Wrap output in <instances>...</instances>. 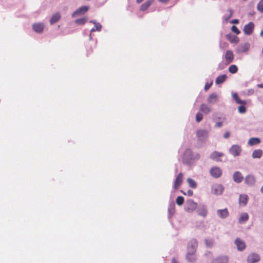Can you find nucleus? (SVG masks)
<instances>
[{"label":"nucleus","mask_w":263,"mask_h":263,"mask_svg":"<svg viewBox=\"0 0 263 263\" xmlns=\"http://www.w3.org/2000/svg\"><path fill=\"white\" fill-rule=\"evenodd\" d=\"M153 3V0H147L141 6L140 8V11H144L147 10Z\"/></svg>","instance_id":"nucleus-24"},{"label":"nucleus","mask_w":263,"mask_h":263,"mask_svg":"<svg viewBox=\"0 0 263 263\" xmlns=\"http://www.w3.org/2000/svg\"><path fill=\"white\" fill-rule=\"evenodd\" d=\"M229 258L227 256H220L215 259L212 263H227Z\"/></svg>","instance_id":"nucleus-16"},{"label":"nucleus","mask_w":263,"mask_h":263,"mask_svg":"<svg viewBox=\"0 0 263 263\" xmlns=\"http://www.w3.org/2000/svg\"><path fill=\"white\" fill-rule=\"evenodd\" d=\"M193 194V192L192 190H189L187 191V194L189 196H192Z\"/></svg>","instance_id":"nucleus-47"},{"label":"nucleus","mask_w":263,"mask_h":263,"mask_svg":"<svg viewBox=\"0 0 263 263\" xmlns=\"http://www.w3.org/2000/svg\"><path fill=\"white\" fill-rule=\"evenodd\" d=\"M238 22H239V21L238 20H234L233 21V23H235V24H237V23H238Z\"/></svg>","instance_id":"nucleus-50"},{"label":"nucleus","mask_w":263,"mask_h":263,"mask_svg":"<svg viewBox=\"0 0 263 263\" xmlns=\"http://www.w3.org/2000/svg\"><path fill=\"white\" fill-rule=\"evenodd\" d=\"M245 181L246 184L249 185H253L255 182V178L252 175H248L245 179Z\"/></svg>","instance_id":"nucleus-22"},{"label":"nucleus","mask_w":263,"mask_h":263,"mask_svg":"<svg viewBox=\"0 0 263 263\" xmlns=\"http://www.w3.org/2000/svg\"><path fill=\"white\" fill-rule=\"evenodd\" d=\"M195 254L196 252L192 253L190 252H187L186 255V258L189 262H193L196 260V257L195 256Z\"/></svg>","instance_id":"nucleus-23"},{"label":"nucleus","mask_w":263,"mask_h":263,"mask_svg":"<svg viewBox=\"0 0 263 263\" xmlns=\"http://www.w3.org/2000/svg\"><path fill=\"white\" fill-rule=\"evenodd\" d=\"M198 247V241L196 239L191 240L187 245V252H190L192 253L196 252Z\"/></svg>","instance_id":"nucleus-4"},{"label":"nucleus","mask_w":263,"mask_h":263,"mask_svg":"<svg viewBox=\"0 0 263 263\" xmlns=\"http://www.w3.org/2000/svg\"><path fill=\"white\" fill-rule=\"evenodd\" d=\"M229 71L231 73H235L238 71V68L235 65H231L229 67Z\"/></svg>","instance_id":"nucleus-38"},{"label":"nucleus","mask_w":263,"mask_h":263,"mask_svg":"<svg viewBox=\"0 0 263 263\" xmlns=\"http://www.w3.org/2000/svg\"><path fill=\"white\" fill-rule=\"evenodd\" d=\"M254 25L253 23L250 22L246 25L243 28V32L247 35L251 34L254 30Z\"/></svg>","instance_id":"nucleus-13"},{"label":"nucleus","mask_w":263,"mask_h":263,"mask_svg":"<svg viewBox=\"0 0 263 263\" xmlns=\"http://www.w3.org/2000/svg\"><path fill=\"white\" fill-rule=\"evenodd\" d=\"M210 174L215 178H218L221 176L222 172L221 169L218 166H213L210 170Z\"/></svg>","instance_id":"nucleus-3"},{"label":"nucleus","mask_w":263,"mask_h":263,"mask_svg":"<svg viewBox=\"0 0 263 263\" xmlns=\"http://www.w3.org/2000/svg\"><path fill=\"white\" fill-rule=\"evenodd\" d=\"M234 55L231 50H227L224 55L226 64L228 65L232 63L234 60Z\"/></svg>","instance_id":"nucleus-9"},{"label":"nucleus","mask_w":263,"mask_h":263,"mask_svg":"<svg viewBox=\"0 0 263 263\" xmlns=\"http://www.w3.org/2000/svg\"><path fill=\"white\" fill-rule=\"evenodd\" d=\"M203 119V115L200 112H198L196 115V120L197 122H200Z\"/></svg>","instance_id":"nucleus-41"},{"label":"nucleus","mask_w":263,"mask_h":263,"mask_svg":"<svg viewBox=\"0 0 263 263\" xmlns=\"http://www.w3.org/2000/svg\"><path fill=\"white\" fill-rule=\"evenodd\" d=\"M223 155L224 154L222 153L215 151L211 154L210 158L211 159L216 161L221 162L222 161V160L220 159V158L223 156Z\"/></svg>","instance_id":"nucleus-12"},{"label":"nucleus","mask_w":263,"mask_h":263,"mask_svg":"<svg viewBox=\"0 0 263 263\" xmlns=\"http://www.w3.org/2000/svg\"><path fill=\"white\" fill-rule=\"evenodd\" d=\"M231 30H232V31L233 32L235 33H236V34H239V33H240V31H239V29H238V28H237L236 26H233L232 27V28H231Z\"/></svg>","instance_id":"nucleus-42"},{"label":"nucleus","mask_w":263,"mask_h":263,"mask_svg":"<svg viewBox=\"0 0 263 263\" xmlns=\"http://www.w3.org/2000/svg\"><path fill=\"white\" fill-rule=\"evenodd\" d=\"M197 136L200 140L206 138L208 136V131L204 129H199L197 132Z\"/></svg>","instance_id":"nucleus-18"},{"label":"nucleus","mask_w":263,"mask_h":263,"mask_svg":"<svg viewBox=\"0 0 263 263\" xmlns=\"http://www.w3.org/2000/svg\"><path fill=\"white\" fill-rule=\"evenodd\" d=\"M248 201V196L246 194H242L239 196V202L240 205L245 206Z\"/></svg>","instance_id":"nucleus-21"},{"label":"nucleus","mask_w":263,"mask_h":263,"mask_svg":"<svg viewBox=\"0 0 263 263\" xmlns=\"http://www.w3.org/2000/svg\"><path fill=\"white\" fill-rule=\"evenodd\" d=\"M257 87L259 88H263V83L257 85Z\"/></svg>","instance_id":"nucleus-48"},{"label":"nucleus","mask_w":263,"mask_h":263,"mask_svg":"<svg viewBox=\"0 0 263 263\" xmlns=\"http://www.w3.org/2000/svg\"><path fill=\"white\" fill-rule=\"evenodd\" d=\"M229 137H230V133L228 131H227L224 133V134L223 135V137L226 139V138H229Z\"/></svg>","instance_id":"nucleus-46"},{"label":"nucleus","mask_w":263,"mask_h":263,"mask_svg":"<svg viewBox=\"0 0 263 263\" xmlns=\"http://www.w3.org/2000/svg\"><path fill=\"white\" fill-rule=\"evenodd\" d=\"M223 190L224 188L222 185H217L214 189L215 193L216 194H221L223 193Z\"/></svg>","instance_id":"nucleus-33"},{"label":"nucleus","mask_w":263,"mask_h":263,"mask_svg":"<svg viewBox=\"0 0 263 263\" xmlns=\"http://www.w3.org/2000/svg\"><path fill=\"white\" fill-rule=\"evenodd\" d=\"M260 257L259 255L256 253H252L250 254L247 258L248 263H255L259 261Z\"/></svg>","instance_id":"nucleus-14"},{"label":"nucleus","mask_w":263,"mask_h":263,"mask_svg":"<svg viewBox=\"0 0 263 263\" xmlns=\"http://www.w3.org/2000/svg\"><path fill=\"white\" fill-rule=\"evenodd\" d=\"M198 214L203 217L206 216L208 214V211L205 208L199 209L197 211Z\"/></svg>","instance_id":"nucleus-34"},{"label":"nucleus","mask_w":263,"mask_h":263,"mask_svg":"<svg viewBox=\"0 0 263 263\" xmlns=\"http://www.w3.org/2000/svg\"><path fill=\"white\" fill-rule=\"evenodd\" d=\"M197 207V204L193 200H188L187 202V205L185 208V210L187 212H193L196 210Z\"/></svg>","instance_id":"nucleus-7"},{"label":"nucleus","mask_w":263,"mask_h":263,"mask_svg":"<svg viewBox=\"0 0 263 263\" xmlns=\"http://www.w3.org/2000/svg\"><path fill=\"white\" fill-rule=\"evenodd\" d=\"M200 110L205 114H208L211 111V108L206 104H202L200 106Z\"/></svg>","instance_id":"nucleus-30"},{"label":"nucleus","mask_w":263,"mask_h":263,"mask_svg":"<svg viewBox=\"0 0 263 263\" xmlns=\"http://www.w3.org/2000/svg\"><path fill=\"white\" fill-rule=\"evenodd\" d=\"M45 28L44 24L42 23H34L32 25V29L35 32L42 33Z\"/></svg>","instance_id":"nucleus-10"},{"label":"nucleus","mask_w":263,"mask_h":263,"mask_svg":"<svg viewBox=\"0 0 263 263\" xmlns=\"http://www.w3.org/2000/svg\"><path fill=\"white\" fill-rule=\"evenodd\" d=\"M233 180L235 182L240 183L243 180V176L240 172H235L233 176Z\"/></svg>","instance_id":"nucleus-17"},{"label":"nucleus","mask_w":263,"mask_h":263,"mask_svg":"<svg viewBox=\"0 0 263 263\" xmlns=\"http://www.w3.org/2000/svg\"><path fill=\"white\" fill-rule=\"evenodd\" d=\"M176 201L177 205H181L184 202V198L182 196H178L177 198Z\"/></svg>","instance_id":"nucleus-40"},{"label":"nucleus","mask_w":263,"mask_h":263,"mask_svg":"<svg viewBox=\"0 0 263 263\" xmlns=\"http://www.w3.org/2000/svg\"><path fill=\"white\" fill-rule=\"evenodd\" d=\"M262 155V151L258 149L254 150L252 153V157L253 158H260Z\"/></svg>","instance_id":"nucleus-28"},{"label":"nucleus","mask_w":263,"mask_h":263,"mask_svg":"<svg viewBox=\"0 0 263 263\" xmlns=\"http://www.w3.org/2000/svg\"><path fill=\"white\" fill-rule=\"evenodd\" d=\"M257 10L261 13H263V0H260L257 5Z\"/></svg>","instance_id":"nucleus-39"},{"label":"nucleus","mask_w":263,"mask_h":263,"mask_svg":"<svg viewBox=\"0 0 263 263\" xmlns=\"http://www.w3.org/2000/svg\"><path fill=\"white\" fill-rule=\"evenodd\" d=\"M250 48V44L248 43H245L238 46L236 52L238 53L247 52Z\"/></svg>","instance_id":"nucleus-11"},{"label":"nucleus","mask_w":263,"mask_h":263,"mask_svg":"<svg viewBox=\"0 0 263 263\" xmlns=\"http://www.w3.org/2000/svg\"><path fill=\"white\" fill-rule=\"evenodd\" d=\"M260 191H261V192L263 194V185H262V187H261Z\"/></svg>","instance_id":"nucleus-52"},{"label":"nucleus","mask_w":263,"mask_h":263,"mask_svg":"<svg viewBox=\"0 0 263 263\" xmlns=\"http://www.w3.org/2000/svg\"><path fill=\"white\" fill-rule=\"evenodd\" d=\"M212 82H211V83H206L205 84V86H204V89L205 91H207L210 87L211 86H212Z\"/></svg>","instance_id":"nucleus-43"},{"label":"nucleus","mask_w":263,"mask_h":263,"mask_svg":"<svg viewBox=\"0 0 263 263\" xmlns=\"http://www.w3.org/2000/svg\"><path fill=\"white\" fill-rule=\"evenodd\" d=\"M228 12H229V18L231 17V16H232V14H233V11H232V10L231 9H229L228 10Z\"/></svg>","instance_id":"nucleus-45"},{"label":"nucleus","mask_w":263,"mask_h":263,"mask_svg":"<svg viewBox=\"0 0 263 263\" xmlns=\"http://www.w3.org/2000/svg\"><path fill=\"white\" fill-rule=\"evenodd\" d=\"M61 16L60 13L57 12L52 15L50 20V25H53L54 23L58 22L61 18Z\"/></svg>","instance_id":"nucleus-20"},{"label":"nucleus","mask_w":263,"mask_h":263,"mask_svg":"<svg viewBox=\"0 0 263 263\" xmlns=\"http://www.w3.org/2000/svg\"><path fill=\"white\" fill-rule=\"evenodd\" d=\"M160 2L165 3L167 2L169 0H159Z\"/></svg>","instance_id":"nucleus-49"},{"label":"nucleus","mask_w":263,"mask_h":263,"mask_svg":"<svg viewBox=\"0 0 263 263\" xmlns=\"http://www.w3.org/2000/svg\"><path fill=\"white\" fill-rule=\"evenodd\" d=\"M217 99L218 96L216 93H213L209 96L208 98V102L210 104L213 103L217 101Z\"/></svg>","instance_id":"nucleus-26"},{"label":"nucleus","mask_w":263,"mask_h":263,"mask_svg":"<svg viewBox=\"0 0 263 263\" xmlns=\"http://www.w3.org/2000/svg\"><path fill=\"white\" fill-rule=\"evenodd\" d=\"M235 243L238 250L242 251L246 248V244L245 242L240 240L239 238H237L235 240Z\"/></svg>","instance_id":"nucleus-19"},{"label":"nucleus","mask_w":263,"mask_h":263,"mask_svg":"<svg viewBox=\"0 0 263 263\" xmlns=\"http://www.w3.org/2000/svg\"><path fill=\"white\" fill-rule=\"evenodd\" d=\"M217 215L221 218H226L229 215V211L227 208L222 210H218L217 211Z\"/></svg>","instance_id":"nucleus-15"},{"label":"nucleus","mask_w":263,"mask_h":263,"mask_svg":"<svg viewBox=\"0 0 263 263\" xmlns=\"http://www.w3.org/2000/svg\"><path fill=\"white\" fill-rule=\"evenodd\" d=\"M260 140L258 138H251L248 141V144L250 145H254L259 144Z\"/></svg>","instance_id":"nucleus-31"},{"label":"nucleus","mask_w":263,"mask_h":263,"mask_svg":"<svg viewBox=\"0 0 263 263\" xmlns=\"http://www.w3.org/2000/svg\"><path fill=\"white\" fill-rule=\"evenodd\" d=\"M249 219V215L247 213H242L240 214L239 218V222L243 223Z\"/></svg>","instance_id":"nucleus-25"},{"label":"nucleus","mask_w":263,"mask_h":263,"mask_svg":"<svg viewBox=\"0 0 263 263\" xmlns=\"http://www.w3.org/2000/svg\"><path fill=\"white\" fill-rule=\"evenodd\" d=\"M183 174L182 173H180L177 176L174 183V188L175 190H177L179 189L183 182Z\"/></svg>","instance_id":"nucleus-5"},{"label":"nucleus","mask_w":263,"mask_h":263,"mask_svg":"<svg viewBox=\"0 0 263 263\" xmlns=\"http://www.w3.org/2000/svg\"><path fill=\"white\" fill-rule=\"evenodd\" d=\"M222 125H223V123L222 122H217L215 124V126L216 127H221Z\"/></svg>","instance_id":"nucleus-44"},{"label":"nucleus","mask_w":263,"mask_h":263,"mask_svg":"<svg viewBox=\"0 0 263 263\" xmlns=\"http://www.w3.org/2000/svg\"><path fill=\"white\" fill-rule=\"evenodd\" d=\"M199 158L200 155L199 154L196 153L194 154L191 149H187L183 154V162L186 164L190 165Z\"/></svg>","instance_id":"nucleus-1"},{"label":"nucleus","mask_w":263,"mask_h":263,"mask_svg":"<svg viewBox=\"0 0 263 263\" xmlns=\"http://www.w3.org/2000/svg\"><path fill=\"white\" fill-rule=\"evenodd\" d=\"M172 263H178L175 258H173Z\"/></svg>","instance_id":"nucleus-51"},{"label":"nucleus","mask_w":263,"mask_h":263,"mask_svg":"<svg viewBox=\"0 0 263 263\" xmlns=\"http://www.w3.org/2000/svg\"><path fill=\"white\" fill-rule=\"evenodd\" d=\"M260 35L263 36V30L260 32Z\"/></svg>","instance_id":"nucleus-53"},{"label":"nucleus","mask_w":263,"mask_h":263,"mask_svg":"<svg viewBox=\"0 0 263 263\" xmlns=\"http://www.w3.org/2000/svg\"><path fill=\"white\" fill-rule=\"evenodd\" d=\"M227 39L232 43H238L239 42V39L238 37L235 35H227Z\"/></svg>","instance_id":"nucleus-32"},{"label":"nucleus","mask_w":263,"mask_h":263,"mask_svg":"<svg viewBox=\"0 0 263 263\" xmlns=\"http://www.w3.org/2000/svg\"><path fill=\"white\" fill-rule=\"evenodd\" d=\"M241 152V147L238 145H233L230 149V153L235 157L239 156Z\"/></svg>","instance_id":"nucleus-8"},{"label":"nucleus","mask_w":263,"mask_h":263,"mask_svg":"<svg viewBox=\"0 0 263 263\" xmlns=\"http://www.w3.org/2000/svg\"><path fill=\"white\" fill-rule=\"evenodd\" d=\"M87 21V17H84L77 19L75 21V23L78 25H84Z\"/></svg>","instance_id":"nucleus-36"},{"label":"nucleus","mask_w":263,"mask_h":263,"mask_svg":"<svg viewBox=\"0 0 263 263\" xmlns=\"http://www.w3.org/2000/svg\"><path fill=\"white\" fill-rule=\"evenodd\" d=\"M227 76L226 74H221L216 79L215 83L216 84H220L223 83L227 79Z\"/></svg>","instance_id":"nucleus-27"},{"label":"nucleus","mask_w":263,"mask_h":263,"mask_svg":"<svg viewBox=\"0 0 263 263\" xmlns=\"http://www.w3.org/2000/svg\"><path fill=\"white\" fill-rule=\"evenodd\" d=\"M181 192L182 193H183L184 194V195H185V194H185V193H184L182 191H181Z\"/></svg>","instance_id":"nucleus-54"},{"label":"nucleus","mask_w":263,"mask_h":263,"mask_svg":"<svg viewBox=\"0 0 263 263\" xmlns=\"http://www.w3.org/2000/svg\"><path fill=\"white\" fill-rule=\"evenodd\" d=\"M205 244L208 248H212L214 243V240L212 238H206L204 240Z\"/></svg>","instance_id":"nucleus-35"},{"label":"nucleus","mask_w":263,"mask_h":263,"mask_svg":"<svg viewBox=\"0 0 263 263\" xmlns=\"http://www.w3.org/2000/svg\"><path fill=\"white\" fill-rule=\"evenodd\" d=\"M88 7L86 6H83L80 7L76 11H75L72 14V16L74 17L77 16L82 15L85 14L88 10Z\"/></svg>","instance_id":"nucleus-6"},{"label":"nucleus","mask_w":263,"mask_h":263,"mask_svg":"<svg viewBox=\"0 0 263 263\" xmlns=\"http://www.w3.org/2000/svg\"><path fill=\"white\" fill-rule=\"evenodd\" d=\"M90 22L93 23L95 25V28L91 29V32H95L96 31H100L101 30L102 25L100 23L93 21H91Z\"/></svg>","instance_id":"nucleus-29"},{"label":"nucleus","mask_w":263,"mask_h":263,"mask_svg":"<svg viewBox=\"0 0 263 263\" xmlns=\"http://www.w3.org/2000/svg\"><path fill=\"white\" fill-rule=\"evenodd\" d=\"M187 182L189 185V186L192 188H195L197 186L196 182L192 179L189 178L187 179Z\"/></svg>","instance_id":"nucleus-37"},{"label":"nucleus","mask_w":263,"mask_h":263,"mask_svg":"<svg viewBox=\"0 0 263 263\" xmlns=\"http://www.w3.org/2000/svg\"><path fill=\"white\" fill-rule=\"evenodd\" d=\"M233 98L236 103L241 104V105L238 108L239 112L240 114L245 113L247 110L246 107H245V105L247 104L246 101L245 100H241L237 93L233 94Z\"/></svg>","instance_id":"nucleus-2"}]
</instances>
